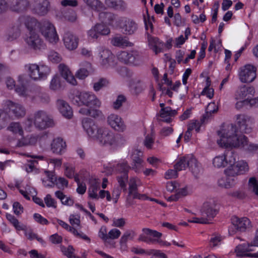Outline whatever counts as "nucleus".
<instances>
[{"instance_id":"obj_1","label":"nucleus","mask_w":258,"mask_h":258,"mask_svg":"<svg viewBox=\"0 0 258 258\" xmlns=\"http://www.w3.org/2000/svg\"><path fill=\"white\" fill-rule=\"evenodd\" d=\"M82 125L88 135L96 139L100 145L111 146L116 144L114 134L108 128L98 127L92 119L89 118H84Z\"/></svg>"},{"instance_id":"obj_2","label":"nucleus","mask_w":258,"mask_h":258,"mask_svg":"<svg viewBox=\"0 0 258 258\" xmlns=\"http://www.w3.org/2000/svg\"><path fill=\"white\" fill-rule=\"evenodd\" d=\"M237 130L235 125L231 124L228 125L221 136V139L217 141V143L221 146L225 148L237 147L239 146L241 140L245 138V136L237 134Z\"/></svg>"},{"instance_id":"obj_3","label":"nucleus","mask_w":258,"mask_h":258,"mask_svg":"<svg viewBox=\"0 0 258 258\" xmlns=\"http://www.w3.org/2000/svg\"><path fill=\"white\" fill-rule=\"evenodd\" d=\"M72 102L77 106L85 105L89 108H97L101 105L100 100L91 92H81L72 98Z\"/></svg>"},{"instance_id":"obj_4","label":"nucleus","mask_w":258,"mask_h":258,"mask_svg":"<svg viewBox=\"0 0 258 258\" xmlns=\"http://www.w3.org/2000/svg\"><path fill=\"white\" fill-rule=\"evenodd\" d=\"M117 56L119 61L125 64L139 66L143 62L141 53L137 50L130 52L121 51L118 52Z\"/></svg>"},{"instance_id":"obj_5","label":"nucleus","mask_w":258,"mask_h":258,"mask_svg":"<svg viewBox=\"0 0 258 258\" xmlns=\"http://www.w3.org/2000/svg\"><path fill=\"white\" fill-rule=\"evenodd\" d=\"M116 171L120 175L117 176V180L119 186L123 191L126 190V182L128 181V173L131 166L126 161H122L118 163L115 167Z\"/></svg>"},{"instance_id":"obj_6","label":"nucleus","mask_w":258,"mask_h":258,"mask_svg":"<svg viewBox=\"0 0 258 258\" xmlns=\"http://www.w3.org/2000/svg\"><path fill=\"white\" fill-rule=\"evenodd\" d=\"M39 31L45 39L50 43L56 42L58 37L54 26L49 22L42 21L39 22Z\"/></svg>"},{"instance_id":"obj_7","label":"nucleus","mask_w":258,"mask_h":258,"mask_svg":"<svg viewBox=\"0 0 258 258\" xmlns=\"http://www.w3.org/2000/svg\"><path fill=\"white\" fill-rule=\"evenodd\" d=\"M34 123L37 128L41 130L54 125L53 120L42 110H39L34 114Z\"/></svg>"},{"instance_id":"obj_8","label":"nucleus","mask_w":258,"mask_h":258,"mask_svg":"<svg viewBox=\"0 0 258 258\" xmlns=\"http://www.w3.org/2000/svg\"><path fill=\"white\" fill-rule=\"evenodd\" d=\"M232 227L229 229V233L234 234L237 232H244L251 227L250 220L246 217L239 218L234 216L231 218Z\"/></svg>"},{"instance_id":"obj_9","label":"nucleus","mask_w":258,"mask_h":258,"mask_svg":"<svg viewBox=\"0 0 258 258\" xmlns=\"http://www.w3.org/2000/svg\"><path fill=\"white\" fill-rule=\"evenodd\" d=\"M256 68L252 65L247 64L240 69L239 79L242 83L252 82L256 76Z\"/></svg>"},{"instance_id":"obj_10","label":"nucleus","mask_w":258,"mask_h":258,"mask_svg":"<svg viewBox=\"0 0 258 258\" xmlns=\"http://www.w3.org/2000/svg\"><path fill=\"white\" fill-rule=\"evenodd\" d=\"M236 120L241 133L248 134L251 132L253 119L250 116L244 114H238L237 115Z\"/></svg>"},{"instance_id":"obj_11","label":"nucleus","mask_w":258,"mask_h":258,"mask_svg":"<svg viewBox=\"0 0 258 258\" xmlns=\"http://www.w3.org/2000/svg\"><path fill=\"white\" fill-rule=\"evenodd\" d=\"M100 62L104 68L114 67L116 65L115 57L108 49H103L99 53Z\"/></svg>"},{"instance_id":"obj_12","label":"nucleus","mask_w":258,"mask_h":258,"mask_svg":"<svg viewBox=\"0 0 258 258\" xmlns=\"http://www.w3.org/2000/svg\"><path fill=\"white\" fill-rule=\"evenodd\" d=\"M248 165L246 162L243 161H238L233 166H228L225 170V174L228 176H234L239 174H243L248 171Z\"/></svg>"},{"instance_id":"obj_13","label":"nucleus","mask_w":258,"mask_h":258,"mask_svg":"<svg viewBox=\"0 0 258 258\" xmlns=\"http://www.w3.org/2000/svg\"><path fill=\"white\" fill-rule=\"evenodd\" d=\"M26 42L30 48L35 50H40L44 46L43 41L35 31L29 32Z\"/></svg>"},{"instance_id":"obj_14","label":"nucleus","mask_w":258,"mask_h":258,"mask_svg":"<svg viewBox=\"0 0 258 258\" xmlns=\"http://www.w3.org/2000/svg\"><path fill=\"white\" fill-rule=\"evenodd\" d=\"M29 6L28 0H9L10 9L15 13H24L27 10Z\"/></svg>"},{"instance_id":"obj_15","label":"nucleus","mask_w":258,"mask_h":258,"mask_svg":"<svg viewBox=\"0 0 258 258\" xmlns=\"http://www.w3.org/2000/svg\"><path fill=\"white\" fill-rule=\"evenodd\" d=\"M17 22L21 24V27L22 24H24L27 29L30 31H35L36 28L39 27V23L37 20L28 15H23L19 17Z\"/></svg>"},{"instance_id":"obj_16","label":"nucleus","mask_w":258,"mask_h":258,"mask_svg":"<svg viewBox=\"0 0 258 258\" xmlns=\"http://www.w3.org/2000/svg\"><path fill=\"white\" fill-rule=\"evenodd\" d=\"M7 105L9 108V115L12 118H19L25 115V109L21 105L11 101H8Z\"/></svg>"},{"instance_id":"obj_17","label":"nucleus","mask_w":258,"mask_h":258,"mask_svg":"<svg viewBox=\"0 0 258 258\" xmlns=\"http://www.w3.org/2000/svg\"><path fill=\"white\" fill-rule=\"evenodd\" d=\"M218 212V211L216 209L215 206L209 203H205L201 210L202 216L207 219V222L214 218Z\"/></svg>"},{"instance_id":"obj_18","label":"nucleus","mask_w":258,"mask_h":258,"mask_svg":"<svg viewBox=\"0 0 258 258\" xmlns=\"http://www.w3.org/2000/svg\"><path fill=\"white\" fill-rule=\"evenodd\" d=\"M107 122L111 127L118 132H123L126 128L121 118L116 114H111L108 116Z\"/></svg>"},{"instance_id":"obj_19","label":"nucleus","mask_w":258,"mask_h":258,"mask_svg":"<svg viewBox=\"0 0 258 258\" xmlns=\"http://www.w3.org/2000/svg\"><path fill=\"white\" fill-rule=\"evenodd\" d=\"M63 41L66 47L69 50H74L78 46V38L70 32L64 34Z\"/></svg>"},{"instance_id":"obj_20","label":"nucleus","mask_w":258,"mask_h":258,"mask_svg":"<svg viewBox=\"0 0 258 258\" xmlns=\"http://www.w3.org/2000/svg\"><path fill=\"white\" fill-rule=\"evenodd\" d=\"M21 24L17 21L15 25L9 29L4 35V39L7 41H12L17 39L21 34Z\"/></svg>"},{"instance_id":"obj_21","label":"nucleus","mask_w":258,"mask_h":258,"mask_svg":"<svg viewBox=\"0 0 258 258\" xmlns=\"http://www.w3.org/2000/svg\"><path fill=\"white\" fill-rule=\"evenodd\" d=\"M122 33L127 35L135 33L138 28V24L133 20L126 19L120 26Z\"/></svg>"},{"instance_id":"obj_22","label":"nucleus","mask_w":258,"mask_h":258,"mask_svg":"<svg viewBox=\"0 0 258 258\" xmlns=\"http://www.w3.org/2000/svg\"><path fill=\"white\" fill-rule=\"evenodd\" d=\"M35 3L33 8L35 13L44 16L48 13L50 6L48 0H36Z\"/></svg>"},{"instance_id":"obj_23","label":"nucleus","mask_w":258,"mask_h":258,"mask_svg":"<svg viewBox=\"0 0 258 258\" xmlns=\"http://www.w3.org/2000/svg\"><path fill=\"white\" fill-rule=\"evenodd\" d=\"M148 40L150 48L156 54L163 51L164 42L161 41L158 38L152 37L148 34Z\"/></svg>"},{"instance_id":"obj_24","label":"nucleus","mask_w":258,"mask_h":258,"mask_svg":"<svg viewBox=\"0 0 258 258\" xmlns=\"http://www.w3.org/2000/svg\"><path fill=\"white\" fill-rule=\"evenodd\" d=\"M254 88L252 86L243 85L240 87L236 91V98L237 99H243L247 97L248 99L250 96L254 94Z\"/></svg>"},{"instance_id":"obj_25","label":"nucleus","mask_w":258,"mask_h":258,"mask_svg":"<svg viewBox=\"0 0 258 258\" xmlns=\"http://www.w3.org/2000/svg\"><path fill=\"white\" fill-rule=\"evenodd\" d=\"M59 70L62 77L68 83L73 85H77V82L75 77L72 74L71 71L66 66L63 64H60L59 65Z\"/></svg>"},{"instance_id":"obj_26","label":"nucleus","mask_w":258,"mask_h":258,"mask_svg":"<svg viewBox=\"0 0 258 258\" xmlns=\"http://www.w3.org/2000/svg\"><path fill=\"white\" fill-rule=\"evenodd\" d=\"M57 106L60 113L66 118H71L73 116V110L69 104L63 100H58Z\"/></svg>"},{"instance_id":"obj_27","label":"nucleus","mask_w":258,"mask_h":258,"mask_svg":"<svg viewBox=\"0 0 258 258\" xmlns=\"http://www.w3.org/2000/svg\"><path fill=\"white\" fill-rule=\"evenodd\" d=\"M251 246L250 244H242L237 245L235 248V252L238 256H247L250 257H257L256 253L251 254L248 253V251L253 250L250 248Z\"/></svg>"},{"instance_id":"obj_28","label":"nucleus","mask_w":258,"mask_h":258,"mask_svg":"<svg viewBox=\"0 0 258 258\" xmlns=\"http://www.w3.org/2000/svg\"><path fill=\"white\" fill-rule=\"evenodd\" d=\"M66 148V143L60 138L54 139L51 145L52 151L53 153L57 154H61L64 152Z\"/></svg>"},{"instance_id":"obj_29","label":"nucleus","mask_w":258,"mask_h":258,"mask_svg":"<svg viewBox=\"0 0 258 258\" xmlns=\"http://www.w3.org/2000/svg\"><path fill=\"white\" fill-rule=\"evenodd\" d=\"M188 168L196 178H198L200 174L202 168L197 160L192 155L188 161Z\"/></svg>"},{"instance_id":"obj_30","label":"nucleus","mask_w":258,"mask_h":258,"mask_svg":"<svg viewBox=\"0 0 258 258\" xmlns=\"http://www.w3.org/2000/svg\"><path fill=\"white\" fill-rule=\"evenodd\" d=\"M111 43L113 46L117 47L132 46L133 45V43L128 41L126 37L121 35L113 37L111 40Z\"/></svg>"},{"instance_id":"obj_31","label":"nucleus","mask_w":258,"mask_h":258,"mask_svg":"<svg viewBox=\"0 0 258 258\" xmlns=\"http://www.w3.org/2000/svg\"><path fill=\"white\" fill-rule=\"evenodd\" d=\"M80 66L83 68L77 71L76 76L80 79H84L88 76V70L91 69V64L88 61H84L81 62Z\"/></svg>"},{"instance_id":"obj_32","label":"nucleus","mask_w":258,"mask_h":258,"mask_svg":"<svg viewBox=\"0 0 258 258\" xmlns=\"http://www.w3.org/2000/svg\"><path fill=\"white\" fill-rule=\"evenodd\" d=\"M105 4L109 8L116 10L124 11L126 5L123 0H105Z\"/></svg>"},{"instance_id":"obj_33","label":"nucleus","mask_w":258,"mask_h":258,"mask_svg":"<svg viewBox=\"0 0 258 258\" xmlns=\"http://www.w3.org/2000/svg\"><path fill=\"white\" fill-rule=\"evenodd\" d=\"M84 4L92 10L100 12L105 9L104 4L99 0H83Z\"/></svg>"},{"instance_id":"obj_34","label":"nucleus","mask_w":258,"mask_h":258,"mask_svg":"<svg viewBox=\"0 0 258 258\" xmlns=\"http://www.w3.org/2000/svg\"><path fill=\"white\" fill-rule=\"evenodd\" d=\"M237 147L242 148L244 150L253 153H258V145L249 143L245 136V138H243V139L240 141L239 146Z\"/></svg>"},{"instance_id":"obj_35","label":"nucleus","mask_w":258,"mask_h":258,"mask_svg":"<svg viewBox=\"0 0 258 258\" xmlns=\"http://www.w3.org/2000/svg\"><path fill=\"white\" fill-rule=\"evenodd\" d=\"M79 112L83 115H88L94 118L101 117L102 115L101 111L95 108H81Z\"/></svg>"},{"instance_id":"obj_36","label":"nucleus","mask_w":258,"mask_h":258,"mask_svg":"<svg viewBox=\"0 0 258 258\" xmlns=\"http://www.w3.org/2000/svg\"><path fill=\"white\" fill-rule=\"evenodd\" d=\"M115 15L108 12H102L99 14V19L103 23L112 25L115 20Z\"/></svg>"},{"instance_id":"obj_37","label":"nucleus","mask_w":258,"mask_h":258,"mask_svg":"<svg viewBox=\"0 0 258 258\" xmlns=\"http://www.w3.org/2000/svg\"><path fill=\"white\" fill-rule=\"evenodd\" d=\"M218 107L216 106L215 103H211L208 104L206 108V113L203 115L201 119V123L203 124L210 117L213 113L217 111Z\"/></svg>"},{"instance_id":"obj_38","label":"nucleus","mask_w":258,"mask_h":258,"mask_svg":"<svg viewBox=\"0 0 258 258\" xmlns=\"http://www.w3.org/2000/svg\"><path fill=\"white\" fill-rule=\"evenodd\" d=\"M25 68L29 70L30 77L34 80H40V74L38 65L36 64H30L25 66Z\"/></svg>"},{"instance_id":"obj_39","label":"nucleus","mask_w":258,"mask_h":258,"mask_svg":"<svg viewBox=\"0 0 258 258\" xmlns=\"http://www.w3.org/2000/svg\"><path fill=\"white\" fill-rule=\"evenodd\" d=\"M164 103H160V106L161 107L160 111V116L162 118H164L167 116H174L177 114V110H172L169 106L164 107Z\"/></svg>"},{"instance_id":"obj_40","label":"nucleus","mask_w":258,"mask_h":258,"mask_svg":"<svg viewBox=\"0 0 258 258\" xmlns=\"http://www.w3.org/2000/svg\"><path fill=\"white\" fill-rule=\"evenodd\" d=\"M191 155H188L180 158L179 160L174 165V169L178 171L184 170L188 167V161L190 160Z\"/></svg>"},{"instance_id":"obj_41","label":"nucleus","mask_w":258,"mask_h":258,"mask_svg":"<svg viewBox=\"0 0 258 258\" xmlns=\"http://www.w3.org/2000/svg\"><path fill=\"white\" fill-rule=\"evenodd\" d=\"M55 195L60 200L61 203L63 205L71 206L74 204V200L70 197H67L60 190L56 191Z\"/></svg>"},{"instance_id":"obj_42","label":"nucleus","mask_w":258,"mask_h":258,"mask_svg":"<svg viewBox=\"0 0 258 258\" xmlns=\"http://www.w3.org/2000/svg\"><path fill=\"white\" fill-rule=\"evenodd\" d=\"M7 219L12 223L15 228L18 230H25L26 226L24 225H21L18 220L15 217L10 214L6 215Z\"/></svg>"},{"instance_id":"obj_43","label":"nucleus","mask_w":258,"mask_h":258,"mask_svg":"<svg viewBox=\"0 0 258 258\" xmlns=\"http://www.w3.org/2000/svg\"><path fill=\"white\" fill-rule=\"evenodd\" d=\"M213 164L215 167L217 168L224 167L227 165V160L225 154L223 156H218L213 159Z\"/></svg>"},{"instance_id":"obj_44","label":"nucleus","mask_w":258,"mask_h":258,"mask_svg":"<svg viewBox=\"0 0 258 258\" xmlns=\"http://www.w3.org/2000/svg\"><path fill=\"white\" fill-rule=\"evenodd\" d=\"M224 154L225 157H226V160H227V165H229V166H233L234 164L236 163V155L232 150L226 151Z\"/></svg>"},{"instance_id":"obj_45","label":"nucleus","mask_w":258,"mask_h":258,"mask_svg":"<svg viewBox=\"0 0 258 258\" xmlns=\"http://www.w3.org/2000/svg\"><path fill=\"white\" fill-rule=\"evenodd\" d=\"M8 130L13 132L14 134H18L21 136H23V131L19 123L12 122L8 127Z\"/></svg>"},{"instance_id":"obj_46","label":"nucleus","mask_w":258,"mask_h":258,"mask_svg":"<svg viewBox=\"0 0 258 258\" xmlns=\"http://www.w3.org/2000/svg\"><path fill=\"white\" fill-rule=\"evenodd\" d=\"M99 188V183L95 182L92 183L88 189L89 196L92 199H98L97 191Z\"/></svg>"},{"instance_id":"obj_47","label":"nucleus","mask_w":258,"mask_h":258,"mask_svg":"<svg viewBox=\"0 0 258 258\" xmlns=\"http://www.w3.org/2000/svg\"><path fill=\"white\" fill-rule=\"evenodd\" d=\"M99 36L106 35L110 33V29L104 24H97L95 26Z\"/></svg>"},{"instance_id":"obj_48","label":"nucleus","mask_w":258,"mask_h":258,"mask_svg":"<svg viewBox=\"0 0 258 258\" xmlns=\"http://www.w3.org/2000/svg\"><path fill=\"white\" fill-rule=\"evenodd\" d=\"M132 251L137 254H147L148 255H157L159 253V251L150 249L149 250H146L143 248L133 247L132 249Z\"/></svg>"},{"instance_id":"obj_49","label":"nucleus","mask_w":258,"mask_h":258,"mask_svg":"<svg viewBox=\"0 0 258 258\" xmlns=\"http://www.w3.org/2000/svg\"><path fill=\"white\" fill-rule=\"evenodd\" d=\"M109 84L108 81L105 78H101L93 84V89L95 91H99Z\"/></svg>"},{"instance_id":"obj_50","label":"nucleus","mask_w":258,"mask_h":258,"mask_svg":"<svg viewBox=\"0 0 258 258\" xmlns=\"http://www.w3.org/2000/svg\"><path fill=\"white\" fill-rule=\"evenodd\" d=\"M145 89V84L140 80L137 81L132 87L133 92L136 94L141 93Z\"/></svg>"},{"instance_id":"obj_51","label":"nucleus","mask_w":258,"mask_h":258,"mask_svg":"<svg viewBox=\"0 0 258 258\" xmlns=\"http://www.w3.org/2000/svg\"><path fill=\"white\" fill-rule=\"evenodd\" d=\"M40 80L45 79L50 72V68L45 64L38 66Z\"/></svg>"},{"instance_id":"obj_52","label":"nucleus","mask_w":258,"mask_h":258,"mask_svg":"<svg viewBox=\"0 0 258 258\" xmlns=\"http://www.w3.org/2000/svg\"><path fill=\"white\" fill-rule=\"evenodd\" d=\"M61 87L60 78L56 75L52 79L50 84V88L52 90H57Z\"/></svg>"},{"instance_id":"obj_53","label":"nucleus","mask_w":258,"mask_h":258,"mask_svg":"<svg viewBox=\"0 0 258 258\" xmlns=\"http://www.w3.org/2000/svg\"><path fill=\"white\" fill-rule=\"evenodd\" d=\"M121 234L120 231L117 229H111L108 234V240L110 241V243H107V244H109L110 245L113 244V242L111 240L116 239L118 238Z\"/></svg>"},{"instance_id":"obj_54","label":"nucleus","mask_w":258,"mask_h":258,"mask_svg":"<svg viewBox=\"0 0 258 258\" xmlns=\"http://www.w3.org/2000/svg\"><path fill=\"white\" fill-rule=\"evenodd\" d=\"M61 250L63 254L68 258H73L74 256V249L72 245H69L66 247L64 246L61 247Z\"/></svg>"},{"instance_id":"obj_55","label":"nucleus","mask_w":258,"mask_h":258,"mask_svg":"<svg viewBox=\"0 0 258 258\" xmlns=\"http://www.w3.org/2000/svg\"><path fill=\"white\" fill-rule=\"evenodd\" d=\"M142 155H143V153L142 152H141L138 150H135L132 155V159L133 160L132 163H143V161L142 159L141 158Z\"/></svg>"},{"instance_id":"obj_56","label":"nucleus","mask_w":258,"mask_h":258,"mask_svg":"<svg viewBox=\"0 0 258 258\" xmlns=\"http://www.w3.org/2000/svg\"><path fill=\"white\" fill-rule=\"evenodd\" d=\"M48 57L51 61L54 63H58L61 60L60 55L54 51H50L48 54Z\"/></svg>"},{"instance_id":"obj_57","label":"nucleus","mask_w":258,"mask_h":258,"mask_svg":"<svg viewBox=\"0 0 258 258\" xmlns=\"http://www.w3.org/2000/svg\"><path fill=\"white\" fill-rule=\"evenodd\" d=\"M249 185L252 188V191L254 194L258 196V181L254 177H251L249 179Z\"/></svg>"},{"instance_id":"obj_58","label":"nucleus","mask_w":258,"mask_h":258,"mask_svg":"<svg viewBox=\"0 0 258 258\" xmlns=\"http://www.w3.org/2000/svg\"><path fill=\"white\" fill-rule=\"evenodd\" d=\"M137 185L135 178H132L130 180L129 183V195H132L133 196L135 192H137Z\"/></svg>"},{"instance_id":"obj_59","label":"nucleus","mask_w":258,"mask_h":258,"mask_svg":"<svg viewBox=\"0 0 258 258\" xmlns=\"http://www.w3.org/2000/svg\"><path fill=\"white\" fill-rule=\"evenodd\" d=\"M44 202L48 207L56 208V203L54 199L52 198L50 195L48 194L44 198Z\"/></svg>"},{"instance_id":"obj_60","label":"nucleus","mask_w":258,"mask_h":258,"mask_svg":"<svg viewBox=\"0 0 258 258\" xmlns=\"http://www.w3.org/2000/svg\"><path fill=\"white\" fill-rule=\"evenodd\" d=\"M125 101V98L124 96L121 95L118 96L115 101H114L113 102V108L115 109H118L121 106L122 103L123 102H124Z\"/></svg>"},{"instance_id":"obj_61","label":"nucleus","mask_w":258,"mask_h":258,"mask_svg":"<svg viewBox=\"0 0 258 258\" xmlns=\"http://www.w3.org/2000/svg\"><path fill=\"white\" fill-rule=\"evenodd\" d=\"M8 116L7 113L0 109V130L5 127L7 123Z\"/></svg>"},{"instance_id":"obj_62","label":"nucleus","mask_w":258,"mask_h":258,"mask_svg":"<svg viewBox=\"0 0 258 258\" xmlns=\"http://www.w3.org/2000/svg\"><path fill=\"white\" fill-rule=\"evenodd\" d=\"M134 236L133 232L126 231L120 239L121 243H125L128 240L132 239Z\"/></svg>"},{"instance_id":"obj_63","label":"nucleus","mask_w":258,"mask_h":258,"mask_svg":"<svg viewBox=\"0 0 258 258\" xmlns=\"http://www.w3.org/2000/svg\"><path fill=\"white\" fill-rule=\"evenodd\" d=\"M33 218L35 221L42 225H47L48 224V220L43 217L41 215L38 213H35L33 215Z\"/></svg>"},{"instance_id":"obj_64","label":"nucleus","mask_w":258,"mask_h":258,"mask_svg":"<svg viewBox=\"0 0 258 258\" xmlns=\"http://www.w3.org/2000/svg\"><path fill=\"white\" fill-rule=\"evenodd\" d=\"M99 237L101 238L105 243H110V241L108 240V234H107L106 229L105 227H102L98 233Z\"/></svg>"}]
</instances>
